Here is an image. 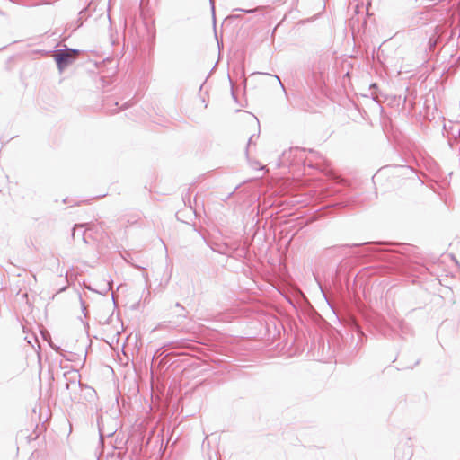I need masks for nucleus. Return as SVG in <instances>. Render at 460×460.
Listing matches in <instances>:
<instances>
[{"instance_id":"f03ea898","label":"nucleus","mask_w":460,"mask_h":460,"mask_svg":"<svg viewBox=\"0 0 460 460\" xmlns=\"http://www.w3.org/2000/svg\"><path fill=\"white\" fill-rule=\"evenodd\" d=\"M266 7L264 6H259L257 8H255L254 10H247L245 11L246 13H252V12H256V11H261V10H264Z\"/></svg>"},{"instance_id":"f257e3e1","label":"nucleus","mask_w":460,"mask_h":460,"mask_svg":"<svg viewBox=\"0 0 460 460\" xmlns=\"http://www.w3.org/2000/svg\"><path fill=\"white\" fill-rule=\"evenodd\" d=\"M76 50H66L59 52L56 55V61L58 66L61 68L64 66H66L72 59L75 58L77 55Z\"/></svg>"},{"instance_id":"7ed1b4c3","label":"nucleus","mask_w":460,"mask_h":460,"mask_svg":"<svg viewBox=\"0 0 460 460\" xmlns=\"http://www.w3.org/2000/svg\"><path fill=\"white\" fill-rule=\"evenodd\" d=\"M266 18H267L268 23H269V25H270V24L271 23V21H270V20H271V16H270V15H269V16H267Z\"/></svg>"}]
</instances>
